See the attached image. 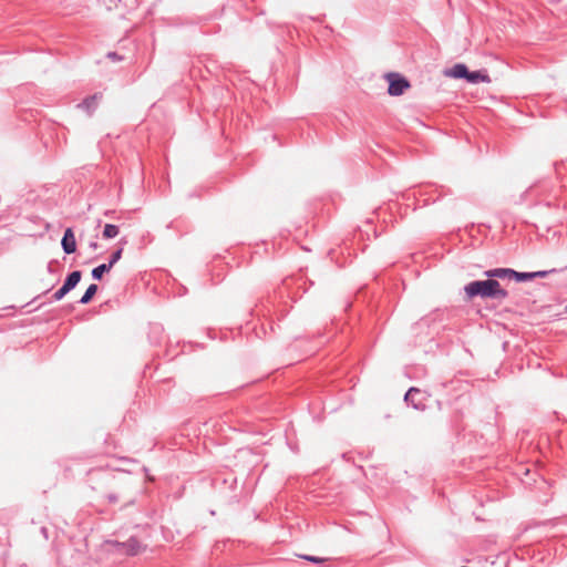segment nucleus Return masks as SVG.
Instances as JSON below:
<instances>
[{
  "instance_id": "nucleus-1",
  "label": "nucleus",
  "mask_w": 567,
  "mask_h": 567,
  "mask_svg": "<svg viewBox=\"0 0 567 567\" xmlns=\"http://www.w3.org/2000/svg\"><path fill=\"white\" fill-rule=\"evenodd\" d=\"M464 291L470 299L481 297L502 301L508 297L507 290L503 289L497 280L491 278L471 281L464 287Z\"/></svg>"
},
{
  "instance_id": "nucleus-2",
  "label": "nucleus",
  "mask_w": 567,
  "mask_h": 567,
  "mask_svg": "<svg viewBox=\"0 0 567 567\" xmlns=\"http://www.w3.org/2000/svg\"><path fill=\"white\" fill-rule=\"evenodd\" d=\"M110 544H112L118 553L126 556H136L146 548V545H143L135 536L130 537L125 542L113 540Z\"/></svg>"
},
{
  "instance_id": "nucleus-3",
  "label": "nucleus",
  "mask_w": 567,
  "mask_h": 567,
  "mask_svg": "<svg viewBox=\"0 0 567 567\" xmlns=\"http://www.w3.org/2000/svg\"><path fill=\"white\" fill-rule=\"evenodd\" d=\"M386 79L389 82L388 93L391 96L402 95L410 87V82L399 73H389Z\"/></svg>"
},
{
  "instance_id": "nucleus-4",
  "label": "nucleus",
  "mask_w": 567,
  "mask_h": 567,
  "mask_svg": "<svg viewBox=\"0 0 567 567\" xmlns=\"http://www.w3.org/2000/svg\"><path fill=\"white\" fill-rule=\"evenodd\" d=\"M404 401L406 404L411 405L413 409L419 411H424L426 408V394L420 389L412 386L408 390L404 395Z\"/></svg>"
},
{
  "instance_id": "nucleus-5",
  "label": "nucleus",
  "mask_w": 567,
  "mask_h": 567,
  "mask_svg": "<svg viewBox=\"0 0 567 567\" xmlns=\"http://www.w3.org/2000/svg\"><path fill=\"white\" fill-rule=\"evenodd\" d=\"M61 246L66 255L75 252L76 240L72 228L69 227L64 230L63 237L61 239Z\"/></svg>"
},
{
  "instance_id": "nucleus-6",
  "label": "nucleus",
  "mask_w": 567,
  "mask_h": 567,
  "mask_svg": "<svg viewBox=\"0 0 567 567\" xmlns=\"http://www.w3.org/2000/svg\"><path fill=\"white\" fill-rule=\"evenodd\" d=\"M514 269L512 268H494L485 271V276L494 279H513Z\"/></svg>"
},
{
  "instance_id": "nucleus-7",
  "label": "nucleus",
  "mask_w": 567,
  "mask_h": 567,
  "mask_svg": "<svg viewBox=\"0 0 567 567\" xmlns=\"http://www.w3.org/2000/svg\"><path fill=\"white\" fill-rule=\"evenodd\" d=\"M81 278H82V272L80 270H74V271L70 272L66 276L62 287L68 292H70L71 290H73L78 286V284L80 282Z\"/></svg>"
},
{
  "instance_id": "nucleus-8",
  "label": "nucleus",
  "mask_w": 567,
  "mask_h": 567,
  "mask_svg": "<svg viewBox=\"0 0 567 567\" xmlns=\"http://www.w3.org/2000/svg\"><path fill=\"white\" fill-rule=\"evenodd\" d=\"M468 68L463 63H456L446 70L445 74L454 79H466Z\"/></svg>"
},
{
  "instance_id": "nucleus-9",
  "label": "nucleus",
  "mask_w": 567,
  "mask_h": 567,
  "mask_svg": "<svg viewBox=\"0 0 567 567\" xmlns=\"http://www.w3.org/2000/svg\"><path fill=\"white\" fill-rule=\"evenodd\" d=\"M465 80L472 84H477L481 82L488 83L491 81L487 73L482 72V71H470V70L467 71V75H466Z\"/></svg>"
},
{
  "instance_id": "nucleus-10",
  "label": "nucleus",
  "mask_w": 567,
  "mask_h": 567,
  "mask_svg": "<svg viewBox=\"0 0 567 567\" xmlns=\"http://www.w3.org/2000/svg\"><path fill=\"white\" fill-rule=\"evenodd\" d=\"M101 97V94H93L87 97H85L80 104L79 107L91 113L94 111L97 106V100Z\"/></svg>"
},
{
  "instance_id": "nucleus-11",
  "label": "nucleus",
  "mask_w": 567,
  "mask_h": 567,
  "mask_svg": "<svg viewBox=\"0 0 567 567\" xmlns=\"http://www.w3.org/2000/svg\"><path fill=\"white\" fill-rule=\"evenodd\" d=\"M97 285L95 284H92L90 285L85 292L83 293V296L81 297V299L79 300L80 303L82 305H87L94 297V295L97 292Z\"/></svg>"
},
{
  "instance_id": "nucleus-12",
  "label": "nucleus",
  "mask_w": 567,
  "mask_h": 567,
  "mask_svg": "<svg viewBox=\"0 0 567 567\" xmlns=\"http://www.w3.org/2000/svg\"><path fill=\"white\" fill-rule=\"evenodd\" d=\"M112 268L107 264H101L97 267L93 268L91 271V276L94 280H101L105 272H109Z\"/></svg>"
},
{
  "instance_id": "nucleus-13",
  "label": "nucleus",
  "mask_w": 567,
  "mask_h": 567,
  "mask_svg": "<svg viewBox=\"0 0 567 567\" xmlns=\"http://www.w3.org/2000/svg\"><path fill=\"white\" fill-rule=\"evenodd\" d=\"M120 233L118 226L113 224H106L103 229V238L112 239L115 238Z\"/></svg>"
},
{
  "instance_id": "nucleus-14",
  "label": "nucleus",
  "mask_w": 567,
  "mask_h": 567,
  "mask_svg": "<svg viewBox=\"0 0 567 567\" xmlns=\"http://www.w3.org/2000/svg\"><path fill=\"white\" fill-rule=\"evenodd\" d=\"M123 247L117 248L110 256L109 262H106L111 268L122 258Z\"/></svg>"
},
{
  "instance_id": "nucleus-15",
  "label": "nucleus",
  "mask_w": 567,
  "mask_h": 567,
  "mask_svg": "<svg viewBox=\"0 0 567 567\" xmlns=\"http://www.w3.org/2000/svg\"><path fill=\"white\" fill-rule=\"evenodd\" d=\"M513 279L518 282H523V281L533 280L534 276H532V272H519V271L514 270Z\"/></svg>"
},
{
  "instance_id": "nucleus-16",
  "label": "nucleus",
  "mask_w": 567,
  "mask_h": 567,
  "mask_svg": "<svg viewBox=\"0 0 567 567\" xmlns=\"http://www.w3.org/2000/svg\"><path fill=\"white\" fill-rule=\"evenodd\" d=\"M300 557L305 560H308V561L317 564V565H320V564H323V563L330 560L329 558H323V557H318V556H312V555H302Z\"/></svg>"
},
{
  "instance_id": "nucleus-17",
  "label": "nucleus",
  "mask_w": 567,
  "mask_h": 567,
  "mask_svg": "<svg viewBox=\"0 0 567 567\" xmlns=\"http://www.w3.org/2000/svg\"><path fill=\"white\" fill-rule=\"evenodd\" d=\"M69 292L61 286L53 295H52V301H60L62 300Z\"/></svg>"
},
{
  "instance_id": "nucleus-18",
  "label": "nucleus",
  "mask_w": 567,
  "mask_h": 567,
  "mask_svg": "<svg viewBox=\"0 0 567 567\" xmlns=\"http://www.w3.org/2000/svg\"><path fill=\"white\" fill-rule=\"evenodd\" d=\"M554 272H557V269L553 268V269H549V270L532 271V276H534V279L535 278H545L549 274H554Z\"/></svg>"
},
{
  "instance_id": "nucleus-19",
  "label": "nucleus",
  "mask_w": 567,
  "mask_h": 567,
  "mask_svg": "<svg viewBox=\"0 0 567 567\" xmlns=\"http://www.w3.org/2000/svg\"><path fill=\"white\" fill-rule=\"evenodd\" d=\"M106 56H107L110 60L114 61V62H117V61H122V60H123V56H121L118 53L113 52V51H112V52H109V53L106 54Z\"/></svg>"
},
{
  "instance_id": "nucleus-20",
  "label": "nucleus",
  "mask_w": 567,
  "mask_h": 567,
  "mask_svg": "<svg viewBox=\"0 0 567 567\" xmlns=\"http://www.w3.org/2000/svg\"><path fill=\"white\" fill-rule=\"evenodd\" d=\"M106 498H107V501H109L110 503H116V502H117V499H118V498H117V496H116L115 494H109V495L106 496Z\"/></svg>"
},
{
  "instance_id": "nucleus-21",
  "label": "nucleus",
  "mask_w": 567,
  "mask_h": 567,
  "mask_svg": "<svg viewBox=\"0 0 567 567\" xmlns=\"http://www.w3.org/2000/svg\"><path fill=\"white\" fill-rule=\"evenodd\" d=\"M114 214H115V212H114V210H106V212L104 213V215H105V216L111 217V218H113V217H114Z\"/></svg>"
},
{
  "instance_id": "nucleus-22",
  "label": "nucleus",
  "mask_w": 567,
  "mask_h": 567,
  "mask_svg": "<svg viewBox=\"0 0 567 567\" xmlns=\"http://www.w3.org/2000/svg\"><path fill=\"white\" fill-rule=\"evenodd\" d=\"M90 247L95 250L97 248V243H95V241L90 243Z\"/></svg>"
},
{
  "instance_id": "nucleus-23",
  "label": "nucleus",
  "mask_w": 567,
  "mask_h": 567,
  "mask_svg": "<svg viewBox=\"0 0 567 567\" xmlns=\"http://www.w3.org/2000/svg\"><path fill=\"white\" fill-rule=\"evenodd\" d=\"M48 271H49V272H51V271H52L51 264H49V266H48Z\"/></svg>"
}]
</instances>
